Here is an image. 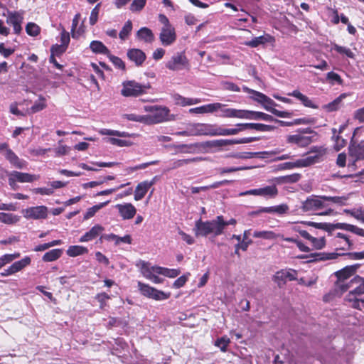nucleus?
Listing matches in <instances>:
<instances>
[{
  "label": "nucleus",
  "instance_id": "33",
  "mask_svg": "<svg viewBox=\"0 0 364 364\" xmlns=\"http://www.w3.org/2000/svg\"><path fill=\"white\" fill-rule=\"evenodd\" d=\"M87 252L88 249L80 245H71L68 248L66 251L67 255L71 257L82 255L87 254Z\"/></svg>",
  "mask_w": 364,
  "mask_h": 364
},
{
  "label": "nucleus",
  "instance_id": "45",
  "mask_svg": "<svg viewBox=\"0 0 364 364\" xmlns=\"http://www.w3.org/2000/svg\"><path fill=\"white\" fill-rule=\"evenodd\" d=\"M243 90L249 94H252V98L260 104H264V100H267V95L260 92L254 90L247 87H244Z\"/></svg>",
  "mask_w": 364,
  "mask_h": 364
},
{
  "label": "nucleus",
  "instance_id": "4",
  "mask_svg": "<svg viewBox=\"0 0 364 364\" xmlns=\"http://www.w3.org/2000/svg\"><path fill=\"white\" fill-rule=\"evenodd\" d=\"M150 88L149 83L140 84L135 80H126L122 82L121 95L127 97H137L146 94Z\"/></svg>",
  "mask_w": 364,
  "mask_h": 364
},
{
  "label": "nucleus",
  "instance_id": "22",
  "mask_svg": "<svg viewBox=\"0 0 364 364\" xmlns=\"http://www.w3.org/2000/svg\"><path fill=\"white\" fill-rule=\"evenodd\" d=\"M349 154L354 159L352 166L355 165V162L358 160L364 159V140L355 145L350 146Z\"/></svg>",
  "mask_w": 364,
  "mask_h": 364
},
{
  "label": "nucleus",
  "instance_id": "18",
  "mask_svg": "<svg viewBox=\"0 0 364 364\" xmlns=\"http://www.w3.org/2000/svg\"><path fill=\"white\" fill-rule=\"evenodd\" d=\"M127 58L134 62L136 66H141L146 59L144 51L138 48H130L127 53Z\"/></svg>",
  "mask_w": 364,
  "mask_h": 364
},
{
  "label": "nucleus",
  "instance_id": "39",
  "mask_svg": "<svg viewBox=\"0 0 364 364\" xmlns=\"http://www.w3.org/2000/svg\"><path fill=\"white\" fill-rule=\"evenodd\" d=\"M142 269L144 275L149 279L151 280L153 282L156 284H159L163 282V279L151 274L149 268L147 266V263L145 262H142Z\"/></svg>",
  "mask_w": 364,
  "mask_h": 364
},
{
  "label": "nucleus",
  "instance_id": "28",
  "mask_svg": "<svg viewBox=\"0 0 364 364\" xmlns=\"http://www.w3.org/2000/svg\"><path fill=\"white\" fill-rule=\"evenodd\" d=\"M138 40L147 43H151L154 41V35L152 31L147 27L141 28L136 35Z\"/></svg>",
  "mask_w": 364,
  "mask_h": 364
},
{
  "label": "nucleus",
  "instance_id": "58",
  "mask_svg": "<svg viewBox=\"0 0 364 364\" xmlns=\"http://www.w3.org/2000/svg\"><path fill=\"white\" fill-rule=\"evenodd\" d=\"M230 343V340L226 336H223L220 338H218L215 341V346L220 348V350L223 352H226L228 350V346Z\"/></svg>",
  "mask_w": 364,
  "mask_h": 364
},
{
  "label": "nucleus",
  "instance_id": "20",
  "mask_svg": "<svg viewBox=\"0 0 364 364\" xmlns=\"http://www.w3.org/2000/svg\"><path fill=\"white\" fill-rule=\"evenodd\" d=\"M160 40L164 46H169L176 40V33L171 26H164L160 33Z\"/></svg>",
  "mask_w": 364,
  "mask_h": 364
},
{
  "label": "nucleus",
  "instance_id": "59",
  "mask_svg": "<svg viewBox=\"0 0 364 364\" xmlns=\"http://www.w3.org/2000/svg\"><path fill=\"white\" fill-rule=\"evenodd\" d=\"M338 255L336 253H317L312 257H315L313 260L314 261H325L329 259H333L337 257Z\"/></svg>",
  "mask_w": 364,
  "mask_h": 364
},
{
  "label": "nucleus",
  "instance_id": "29",
  "mask_svg": "<svg viewBox=\"0 0 364 364\" xmlns=\"http://www.w3.org/2000/svg\"><path fill=\"white\" fill-rule=\"evenodd\" d=\"M91 50L96 54H102L108 56L109 50L100 41H92L90 44Z\"/></svg>",
  "mask_w": 364,
  "mask_h": 364
},
{
  "label": "nucleus",
  "instance_id": "46",
  "mask_svg": "<svg viewBox=\"0 0 364 364\" xmlns=\"http://www.w3.org/2000/svg\"><path fill=\"white\" fill-rule=\"evenodd\" d=\"M321 159L322 157H320L318 155L314 154L299 160L300 162L301 167H307L321 161Z\"/></svg>",
  "mask_w": 364,
  "mask_h": 364
},
{
  "label": "nucleus",
  "instance_id": "64",
  "mask_svg": "<svg viewBox=\"0 0 364 364\" xmlns=\"http://www.w3.org/2000/svg\"><path fill=\"white\" fill-rule=\"evenodd\" d=\"M67 50V48L63 45L55 44L53 45L50 48V55L60 56L63 55Z\"/></svg>",
  "mask_w": 364,
  "mask_h": 364
},
{
  "label": "nucleus",
  "instance_id": "54",
  "mask_svg": "<svg viewBox=\"0 0 364 364\" xmlns=\"http://www.w3.org/2000/svg\"><path fill=\"white\" fill-rule=\"evenodd\" d=\"M95 299L100 303V309L104 310L108 306L107 301L110 299L111 297L108 294L101 292L97 294Z\"/></svg>",
  "mask_w": 364,
  "mask_h": 364
},
{
  "label": "nucleus",
  "instance_id": "43",
  "mask_svg": "<svg viewBox=\"0 0 364 364\" xmlns=\"http://www.w3.org/2000/svg\"><path fill=\"white\" fill-rule=\"evenodd\" d=\"M289 210V207L286 204H281L276 206L265 207V212L267 213H277L278 215H284Z\"/></svg>",
  "mask_w": 364,
  "mask_h": 364
},
{
  "label": "nucleus",
  "instance_id": "37",
  "mask_svg": "<svg viewBox=\"0 0 364 364\" xmlns=\"http://www.w3.org/2000/svg\"><path fill=\"white\" fill-rule=\"evenodd\" d=\"M269 38H271V36L269 35L255 37L252 38L251 41L246 42L245 45L251 48H256L259 45H263L267 42H269Z\"/></svg>",
  "mask_w": 364,
  "mask_h": 364
},
{
  "label": "nucleus",
  "instance_id": "44",
  "mask_svg": "<svg viewBox=\"0 0 364 364\" xmlns=\"http://www.w3.org/2000/svg\"><path fill=\"white\" fill-rule=\"evenodd\" d=\"M138 287L143 296L151 299L154 292L156 291L155 288L149 286V284H144L141 282H138Z\"/></svg>",
  "mask_w": 364,
  "mask_h": 364
},
{
  "label": "nucleus",
  "instance_id": "3",
  "mask_svg": "<svg viewBox=\"0 0 364 364\" xmlns=\"http://www.w3.org/2000/svg\"><path fill=\"white\" fill-rule=\"evenodd\" d=\"M360 266L359 264L348 265L334 272L333 275L336 277L334 282L336 291L345 292L348 290L350 287L348 280L355 274Z\"/></svg>",
  "mask_w": 364,
  "mask_h": 364
},
{
  "label": "nucleus",
  "instance_id": "12",
  "mask_svg": "<svg viewBox=\"0 0 364 364\" xmlns=\"http://www.w3.org/2000/svg\"><path fill=\"white\" fill-rule=\"evenodd\" d=\"M23 21V11H11L8 13L6 23L13 26L14 33L19 34L21 32Z\"/></svg>",
  "mask_w": 364,
  "mask_h": 364
},
{
  "label": "nucleus",
  "instance_id": "24",
  "mask_svg": "<svg viewBox=\"0 0 364 364\" xmlns=\"http://www.w3.org/2000/svg\"><path fill=\"white\" fill-rule=\"evenodd\" d=\"M105 228L100 225H94L88 232H85L79 240L80 242H86L97 238Z\"/></svg>",
  "mask_w": 364,
  "mask_h": 364
},
{
  "label": "nucleus",
  "instance_id": "26",
  "mask_svg": "<svg viewBox=\"0 0 364 364\" xmlns=\"http://www.w3.org/2000/svg\"><path fill=\"white\" fill-rule=\"evenodd\" d=\"M210 225V234H213L214 236H218L223 233L224 231V223H223V216L218 215L215 218V219L209 220Z\"/></svg>",
  "mask_w": 364,
  "mask_h": 364
},
{
  "label": "nucleus",
  "instance_id": "23",
  "mask_svg": "<svg viewBox=\"0 0 364 364\" xmlns=\"http://www.w3.org/2000/svg\"><path fill=\"white\" fill-rule=\"evenodd\" d=\"M244 119L253 120H264L267 122H273L274 120V118L272 115H269L262 112L250 110H245Z\"/></svg>",
  "mask_w": 364,
  "mask_h": 364
},
{
  "label": "nucleus",
  "instance_id": "41",
  "mask_svg": "<svg viewBox=\"0 0 364 364\" xmlns=\"http://www.w3.org/2000/svg\"><path fill=\"white\" fill-rule=\"evenodd\" d=\"M301 178V175L294 173L289 175L280 176L278 178V182L281 183H294L298 182Z\"/></svg>",
  "mask_w": 364,
  "mask_h": 364
},
{
  "label": "nucleus",
  "instance_id": "60",
  "mask_svg": "<svg viewBox=\"0 0 364 364\" xmlns=\"http://www.w3.org/2000/svg\"><path fill=\"white\" fill-rule=\"evenodd\" d=\"M199 160V158H191V159H178L172 163L171 168H178L179 167H181L184 165H187L188 164L196 162Z\"/></svg>",
  "mask_w": 364,
  "mask_h": 364
},
{
  "label": "nucleus",
  "instance_id": "14",
  "mask_svg": "<svg viewBox=\"0 0 364 364\" xmlns=\"http://www.w3.org/2000/svg\"><path fill=\"white\" fill-rule=\"evenodd\" d=\"M23 215L26 218L35 220L46 219L48 216V208L44 205L28 208L24 210Z\"/></svg>",
  "mask_w": 364,
  "mask_h": 364
},
{
  "label": "nucleus",
  "instance_id": "1",
  "mask_svg": "<svg viewBox=\"0 0 364 364\" xmlns=\"http://www.w3.org/2000/svg\"><path fill=\"white\" fill-rule=\"evenodd\" d=\"M316 136V132L311 128H299L294 134L286 136V142L300 148H304L315 141Z\"/></svg>",
  "mask_w": 364,
  "mask_h": 364
},
{
  "label": "nucleus",
  "instance_id": "13",
  "mask_svg": "<svg viewBox=\"0 0 364 364\" xmlns=\"http://www.w3.org/2000/svg\"><path fill=\"white\" fill-rule=\"evenodd\" d=\"M31 262V259L28 256H26L21 260L16 261L14 262L10 267L7 269H4L2 272H1V275L2 277H7L11 274H14L26 267L28 266Z\"/></svg>",
  "mask_w": 364,
  "mask_h": 364
},
{
  "label": "nucleus",
  "instance_id": "2",
  "mask_svg": "<svg viewBox=\"0 0 364 364\" xmlns=\"http://www.w3.org/2000/svg\"><path fill=\"white\" fill-rule=\"evenodd\" d=\"M194 136H230V129L217 124L196 123L193 124Z\"/></svg>",
  "mask_w": 364,
  "mask_h": 364
},
{
  "label": "nucleus",
  "instance_id": "7",
  "mask_svg": "<svg viewBox=\"0 0 364 364\" xmlns=\"http://www.w3.org/2000/svg\"><path fill=\"white\" fill-rule=\"evenodd\" d=\"M259 139V137H244L239 139H215L207 141L204 145L209 148H221L233 144L251 143Z\"/></svg>",
  "mask_w": 364,
  "mask_h": 364
},
{
  "label": "nucleus",
  "instance_id": "51",
  "mask_svg": "<svg viewBox=\"0 0 364 364\" xmlns=\"http://www.w3.org/2000/svg\"><path fill=\"white\" fill-rule=\"evenodd\" d=\"M326 80L332 85L335 84L343 85V80L341 78V77L338 73L333 71L328 72L326 74Z\"/></svg>",
  "mask_w": 364,
  "mask_h": 364
},
{
  "label": "nucleus",
  "instance_id": "19",
  "mask_svg": "<svg viewBox=\"0 0 364 364\" xmlns=\"http://www.w3.org/2000/svg\"><path fill=\"white\" fill-rule=\"evenodd\" d=\"M210 223L209 220L203 221L201 218L196 221L193 231L196 237H207L210 235Z\"/></svg>",
  "mask_w": 364,
  "mask_h": 364
},
{
  "label": "nucleus",
  "instance_id": "52",
  "mask_svg": "<svg viewBox=\"0 0 364 364\" xmlns=\"http://www.w3.org/2000/svg\"><path fill=\"white\" fill-rule=\"evenodd\" d=\"M332 50H334L339 54L345 55L349 58H354L355 54L353 52L348 48L345 46H341L338 44L334 43L332 47Z\"/></svg>",
  "mask_w": 364,
  "mask_h": 364
},
{
  "label": "nucleus",
  "instance_id": "56",
  "mask_svg": "<svg viewBox=\"0 0 364 364\" xmlns=\"http://www.w3.org/2000/svg\"><path fill=\"white\" fill-rule=\"evenodd\" d=\"M105 140L107 143L119 147L130 146L133 144V142L129 140L119 139L114 137L107 138Z\"/></svg>",
  "mask_w": 364,
  "mask_h": 364
},
{
  "label": "nucleus",
  "instance_id": "55",
  "mask_svg": "<svg viewBox=\"0 0 364 364\" xmlns=\"http://www.w3.org/2000/svg\"><path fill=\"white\" fill-rule=\"evenodd\" d=\"M26 32L28 36L36 37L40 34L41 28L36 23L29 22L26 26Z\"/></svg>",
  "mask_w": 364,
  "mask_h": 364
},
{
  "label": "nucleus",
  "instance_id": "63",
  "mask_svg": "<svg viewBox=\"0 0 364 364\" xmlns=\"http://www.w3.org/2000/svg\"><path fill=\"white\" fill-rule=\"evenodd\" d=\"M146 0H133L130 5V10L133 12L140 11L146 5Z\"/></svg>",
  "mask_w": 364,
  "mask_h": 364
},
{
  "label": "nucleus",
  "instance_id": "35",
  "mask_svg": "<svg viewBox=\"0 0 364 364\" xmlns=\"http://www.w3.org/2000/svg\"><path fill=\"white\" fill-rule=\"evenodd\" d=\"M348 94L343 93L336 97L333 101L325 105V109L328 112H333L338 109L341 107L342 100L345 99Z\"/></svg>",
  "mask_w": 364,
  "mask_h": 364
},
{
  "label": "nucleus",
  "instance_id": "40",
  "mask_svg": "<svg viewBox=\"0 0 364 364\" xmlns=\"http://www.w3.org/2000/svg\"><path fill=\"white\" fill-rule=\"evenodd\" d=\"M253 237L255 238H263L265 240H274L279 237V234H276L274 232L270 230L255 231Z\"/></svg>",
  "mask_w": 364,
  "mask_h": 364
},
{
  "label": "nucleus",
  "instance_id": "31",
  "mask_svg": "<svg viewBox=\"0 0 364 364\" xmlns=\"http://www.w3.org/2000/svg\"><path fill=\"white\" fill-rule=\"evenodd\" d=\"M174 100L177 105L181 106L193 105L198 104L201 102L200 98H187L184 97L178 94L174 95Z\"/></svg>",
  "mask_w": 364,
  "mask_h": 364
},
{
  "label": "nucleus",
  "instance_id": "9",
  "mask_svg": "<svg viewBox=\"0 0 364 364\" xmlns=\"http://www.w3.org/2000/svg\"><path fill=\"white\" fill-rule=\"evenodd\" d=\"M297 275V271L294 269H282L274 274L272 280L279 288H282L287 284V281L296 280Z\"/></svg>",
  "mask_w": 364,
  "mask_h": 364
},
{
  "label": "nucleus",
  "instance_id": "21",
  "mask_svg": "<svg viewBox=\"0 0 364 364\" xmlns=\"http://www.w3.org/2000/svg\"><path fill=\"white\" fill-rule=\"evenodd\" d=\"M267 100H264V104H262L264 107V108L272 113L273 114L276 115L279 117H290L292 115L291 112H286V111H279L274 107L272 106H276L277 104L274 100H272L271 98H269L268 96H267Z\"/></svg>",
  "mask_w": 364,
  "mask_h": 364
},
{
  "label": "nucleus",
  "instance_id": "57",
  "mask_svg": "<svg viewBox=\"0 0 364 364\" xmlns=\"http://www.w3.org/2000/svg\"><path fill=\"white\" fill-rule=\"evenodd\" d=\"M132 30V23L130 20H128L122 27V29L119 33L120 39L125 40L127 38Z\"/></svg>",
  "mask_w": 364,
  "mask_h": 364
},
{
  "label": "nucleus",
  "instance_id": "11",
  "mask_svg": "<svg viewBox=\"0 0 364 364\" xmlns=\"http://www.w3.org/2000/svg\"><path fill=\"white\" fill-rule=\"evenodd\" d=\"M326 206L322 196H311L302 203L301 209L304 212H312Z\"/></svg>",
  "mask_w": 364,
  "mask_h": 364
},
{
  "label": "nucleus",
  "instance_id": "53",
  "mask_svg": "<svg viewBox=\"0 0 364 364\" xmlns=\"http://www.w3.org/2000/svg\"><path fill=\"white\" fill-rule=\"evenodd\" d=\"M19 252H14V254H5L0 257V269L6 264L11 262L14 259L20 257Z\"/></svg>",
  "mask_w": 364,
  "mask_h": 364
},
{
  "label": "nucleus",
  "instance_id": "38",
  "mask_svg": "<svg viewBox=\"0 0 364 364\" xmlns=\"http://www.w3.org/2000/svg\"><path fill=\"white\" fill-rule=\"evenodd\" d=\"M106 239L108 240H114L115 245H119L121 242L131 244L132 239L129 235H126L124 237H119L115 234L111 233L107 235Z\"/></svg>",
  "mask_w": 364,
  "mask_h": 364
},
{
  "label": "nucleus",
  "instance_id": "49",
  "mask_svg": "<svg viewBox=\"0 0 364 364\" xmlns=\"http://www.w3.org/2000/svg\"><path fill=\"white\" fill-rule=\"evenodd\" d=\"M18 221L17 215L11 213H0V223L11 225L14 224Z\"/></svg>",
  "mask_w": 364,
  "mask_h": 364
},
{
  "label": "nucleus",
  "instance_id": "8",
  "mask_svg": "<svg viewBox=\"0 0 364 364\" xmlns=\"http://www.w3.org/2000/svg\"><path fill=\"white\" fill-rule=\"evenodd\" d=\"M246 129H255L259 132H272L275 127L261 123H239L235 128H230V135L237 134L239 132Z\"/></svg>",
  "mask_w": 364,
  "mask_h": 364
},
{
  "label": "nucleus",
  "instance_id": "48",
  "mask_svg": "<svg viewBox=\"0 0 364 364\" xmlns=\"http://www.w3.org/2000/svg\"><path fill=\"white\" fill-rule=\"evenodd\" d=\"M109 203V201L107 200L106 202L99 203L97 205H93L92 207L88 208L87 212L84 215L83 218L85 220H87V219L93 217L98 210H100L101 208H102L103 207L107 205Z\"/></svg>",
  "mask_w": 364,
  "mask_h": 364
},
{
  "label": "nucleus",
  "instance_id": "10",
  "mask_svg": "<svg viewBox=\"0 0 364 364\" xmlns=\"http://www.w3.org/2000/svg\"><path fill=\"white\" fill-rule=\"evenodd\" d=\"M189 65V61L183 52L173 55L166 64V67L173 71L188 69Z\"/></svg>",
  "mask_w": 364,
  "mask_h": 364
},
{
  "label": "nucleus",
  "instance_id": "30",
  "mask_svg": "<svg viewBox=\"0 0 364 364\" xmlns=\"http://www.w3.org/2000/svg\"><path fill=\"white\" fill-rule=\"evenodd\" d=\"M63 253V249H53L43 255L42 260L45 262L56 261L62 256Z\"/></svg>",
  "mask_w": 364,
  "mask_h": 364
},
{
  "label": "nucleus",
  "instance_id": "50",
  "mask_svg": "<svg viewBox=\"0 0 364 364\" xmlns=\"http://www.w3.org/2000/svg\"><path fill=\"white\" fill-rule=\"evenodd\" d=\"M278 194V190L276 186H268L259 188V196L275 197Z\"/></svg>",
  "mask_w": 364,
  "mask_h": 364
},
{
  "label": "nucleus",
  "instance_id": "25",
  "mask_svg": "<svg viewBox=\"0 0 364 364\" xmlns=\"http://www.w3.org/2000/svg\"><path fill=\"white\" fill-rule=\"evenodd\" d=\"M289 96H292L300 100L302 105L306 107H309L312 109H318V106L316 105L309 97L306 95L302 94L298 90H294L292 92H289L287 94Z\"/></svg>",
  "mask_w": 364,
  "mask_h": 364
},
{
  "label": "nucleus",
  "instance_id": "47",
  "mask_svg": "<svg viewBox=\"0 0 364 364\" xmlns=\"http://www.w3.org/2000/svg\"><path fill=\"white\" fill-rule=\"evenodd\" d=\"M323 200H324L325 203H332L334 204H337L338 205H344L346 203L348 198L346 196H322Z\"/></svg>",
  "mask_w": 364,
  "mask_h": 364
},
{
  "label": "nucleus",
  "instance_id": "16",
  "mask_svg": "<svg viewBox=\"0 0 364 364\" xmlns=\"http://www.w3.org/2000/svg\"><path fill=\"white\" fill-rule=\"evenodd\" d=\"M115 208L117 209L119 215L122 220H131L136 213V208L131 203L117 204Z\"/></svg>",
  "mask_w": 364,
  "mask_h": 364
},
{
  "label": "nucleus",
  "instance_id": "17",
  "mask_svg": "<svg viewBox=\"0 0 364 364\" xmlns=\"http://www.w3.org/2000/svg\"><path fill=\"white\" fill-rule=\"evenodd\" d=\"M225 105L220 102H215L191 108L189 109L191 114H206L213 113L223 107Z\"/></svg>",
  "mask_w": 364,
  "mask_h": 364
},
{
  "label": "nucleus",
  "instance_id": "34",
  "mask_svg": "<svg viewBox=\"0 0 364 364\" xmlns=\"http://www.w3.org/2000/svg\"><path fill=\"white\" fill-rule=\"evenodd\" d=\"M153 270L158 274L164 275L170 278H175L178 277L181 273V271L179 269H168L160 267H153Z\"/></svg>",
  "mask_w": 364,
  "mask_h": 364
},
{
  "label": "nucleus",
  "instance_id": "15",
  "mask_svg": "<svg viewBox=\"0 0 364 364\" xmlns=\"http://www.w3.org/2000/svg\"><path fill=\"white\" fill-rule=\"evenodd\" d=\"M156 178L154 176L151 181H144L137 184L134 191L135 200H140L144 198L149 188L156 183Z\"/></svg>",
  "mask_w": 364,
  "mask_h": 364
},
{
  "label": "nucleus",
  "instance_id": "27",
  "mask_svg": "<svg viewBox=\"0 0 364 364\" xmlns=\"http://www.w3.org/2000/svg\"><path fill=\"white\" fill-rule=\"evenodd\" d=\"M6 159L17 168H23L26 166V162L21 160L18 156L11 150L8 149L5 154Z\"/></svg>",
  "mask_w": 364,
  "mask_h": 364
},
{
  "label": "nucleus",
  "instance_id": "5",
  "mask_svg": "<svg viewBox=\"0 0 364 364\" xmlns=\"http://www.w3.org/2000/svg\"><path fill=\"white\" fill-rule=\"evenodd\" d=\"M145 110L149 112L146 115L147 124H158L166 121L170 112L166 107L156 105L146 106Z\"/></svg>",
  "mask_w": 364,
  "mask_h": 364
},
{
  "label": "nucleus",
  "instance_id": "6",
  "mask_svg": "<svg viewBox=\"0 0 364 364\" xmlns=\"http://www.w3.org/2000/svg\"><path fill=\"white\" fill-rule=\"evenodd\" d=\"M39 178L38 175L13 171L8 174V183L11 189L16 191L18 188V182L32 183L38 180Z\"/></svg>",
  "mask_w": 364,
  "mask_h": 364
},
{
  "label": "nucleus",
  "instance_id": "36",
  "mask_svg": "<svg viewBox=\"0 0 364 364\" xmlns=\"http://www.w3.org/2000/svg\"><path fill=\"white\" fill-rule=\"evenodd\" d=\"M46 107V98L41 95L38 101L35 102L34 105L29 109H27L26 113L34 114L44 109Z\"/></svg>",
  "mask_w": 364,
  "mask_h": 364
},
{
  "label": "nucleus",
  "instance_id": "61",
  "mask_svg": "<svg viewBox=\"0 0 364 364\" xmlns=\"http://www.w3.org/2000/svg\"><path fill=\"white\" fill-rule=\"evenodd\" d=\"M107 57L116 68L122 70H126L125 63L120 58L113 55L111 53H109Z\"/></svg>",
  "mask_w": 364,
  "mask_h": 364
},
{
  "label": "nucleus",
  "instance_id": "62",
  "mask_svg": "<svg viewBox=\"0 0 364 364\" xmlns=\"http://www.w3.org/2000/svg\"><path fill=\"white\" fill-rule=\"evenodd\" d=\"M308 225L317 229L324 230L328 232L332 231V224L327 223L308 222Z\"/></svg>",
  "mask_w": 364,
  "mask_h": 364
},
{
  "label": "nucleus",
  "instance_id": "42",
  "mask_svg": "<svg viewBox=\"0 0 364 364\" xmlns=\"http://www.w3.org/2000/svg\"><path fill=\"white\" fill-rule=\"evenodd\" d=\"M98 132L101 135L116 136L119 137H129L133 135L126 132H120L109 129H101L98 131Z\"/></svg>",
  "mask_w": 364,
  "mask_h": 364
},
{
  "label": "nucleus",
  "instance_id": "32",
  "mask_svg": "<svg viewBox=\"0 0 364 364\" xmlns=\"http://www.w3.org/2000/svg\"><path fill=\"white\" fill-rule=\"evenodd\" d=\"M223 114H221L222 117L227 118H239L244 119L245 110L243 109H236L232 108H226L222 110Z\"/></svg>",
  "mask_w": 364,
  "mask_h": 364
}]
</instances>
